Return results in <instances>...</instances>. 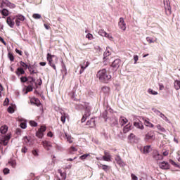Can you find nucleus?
<instances>
[{"instance_id": "obj_47", "label": "nucleus", "mask_w": 180, "mask_h": 180, "mask_svg": "<svg viewBox=\"0 0 180 180\" xmlns=\"http://www.w3.org/2000/svg\"><path fill=\"white\" fill-rule=\"evenodd\" d=\"M23 140L26 144H29V143H30V137L25 136Z\"/></svg>"}, {"instance_id": "obj_11", "label": "nucleus", "mask_w": 180, "mask_h": 180, "mask_svg": "<svg viewBox=\"0 0 180 180\" xmlns=\"http://www.w3.org/2000/svg\"><path fill=\"white\" fill-rule=\"evenodd\" d=\"M159 167L161 169H169V163L165 161L160 162H159Z\"/></svg>"}, {"instance_id": "obj_55", "label": "nucleus", "mask_w": 180, "mask_h": 180, "mask_svg": "<svg viewBox=\"0 0 180 180\" xmlns=\"http://www.w3.org/2000/svg\"><path fill=\"white\" fill-rule=\"evenodd\" d=\"M153 112L155 113V115H158V116H160L161 115V112L157 109H153Z\"/></svg>"}, {"instance_id": "obj_57", "label": "nucleus", "mask_w": 180, "mask_h": 180, "mask_svg": "<svg viewBox=\"0 0 180 180\" xmlns=\"http://www.w3.org/2000/svg\"><path fill=\"white\" fill-rule=\"evenodd\" d=\"M46 127H44V126H41V129H39L38 130L39 131H41V133L43 134V133H44V131H46Z\"/></svg>"}, {"instance_id": "obj_34", "label": "nucleus", "mask_w": 180, "mask_h": 180, "mask_svg": "<svg viewBox=\"0 0 180 180\" xmlns=\"http://www.w3.org/2000/svg\"><path fill=\"white\" fill-rule=\"evenodd\" d=\"M0 13H1L3 16H8V15H9V11L7 9L4 8L0 11Z\"/></svg>"}, {"instance_id": "obj_19", "label": "nucleus", "mask_w": 180, "mask_h": 180, "mask_svg": "<svg viewBox=\"0 0 180 180\" xmlns=\"http://www.w3.org/2000/svg\"><path fill=\"white\" fill-rule=\"evenodd\" d=\"M127 122H129L127 118H126L125 117H120V123L121 126H124V124H126V123H127Z\"/></svg>"}, {"instance_id": "obj_27", "label": "nucleus", "mask_w": 180, "mask_h": 180, "mask_svg": "<svg viewBox=\"0 0 180 180\" xmlns=\"http://www.w3.org/2000/svg\"><path fill=\"white\" fill-rule=\"evenodd\" d=\"M151 151V146H146L143 148V154H148Z\"/></svg>"}, {"instance_id": "obj_18", "label": "nucleus", "mask_w": 180, "mask_h": 180, "mask_svg": "<svg viewBox=\"0 0 180 180\" xmlns=\"http://www.w3.org/2000/svg\"><path fill=\"white\" fill-rule=\"evenodd\" d=\"M42 144L46 150H50L51 148V143L47 141H44Z\"/></svg>"}, {"instance_id": "obj_25", "label": "nucleus", "mask_w": 180, "mask_h": 180, "mask_svg": "<svg viewBox=\"0 0 180 180\" xmlns=\"http://www.w3.org/2000/svg\"><path fill=\"white\" fill-rule=\"evenodd\" d=\"M0 131H1V134H6V133L8 131V126L4 125V126L1 127Z\"/></svg>"}, {"instance_id": "obj_51", "label": "nucleus", "mask_w": 180, "mask_h": 180, "mask_svg": "<svg viewBox=\"0 0 180 180\" xmlns=\"http://www.w3.org/2000/svg\"><path fill=\"white\" fill-rule=\"evenodd\" d=\"M30 126H32L33 127H36L37 126V122L34 121H30Z\"/></svg>"}, {"instance_id": "obj_40", "label": "nucleus", "mask_w": 180, "mask_h": 180, "mask_svg": "<svg viewBox=\"0 0 180 180\" xmlns=\"http://www.w3.org/2000/svg\"><path fill=\"white\" fill-rule=\"evenodd\" d=\"M169 162L172 164V165H174V167H176V168H180V165L176 164V162H174V160H169Z\"/></svg>"}, {"instance_id": "obj_56", "label": "nucleus", "mask_w": 180, "mask_h": 180, "mask_svg": "<svg viewBox=\"0 0 180 180\" xmlns=\"http://www.w3.org/2000/svg\"><path fill=\"white\" fill-rule=\"evenodd\" d=\"M131 180H139V177H137V176H136L134 174H131Z\"/></svg>"}, {"instance_id": "obj_58", "label": "nucleus", "mask_w": 180, "mask_h": 180, "mask_svg": "<svg viewBox=\"0 0 180 180\" xmlns=\"http://www.w3.org/2000/svg\"><path fill=\"white\" fill-rule=\"evenodd\" d=\"M86 157H89V154H84L82 156L79 157L80 160H85V158H86Z\"/></svg>"}, {"instance_id": "obj_21", "label": "nucleus", "mask_w": 180, "mask_h": 180, "mask_svg": "<svg viewBox=\"0 0 180 180\" xmlns=\"http://www.w3.org/2000/svg\"><path fill=\"white\" fill-rule=\"evenodd\" d=\"M115 161L120 167H124V162L122 161V159L119 156L115 157Z\"/></svg>"}, {"instance_id": "obj_41", "label": "nucleus", "mask_w": 180, "mask_h": 180, "mask_svg": "<svg viewBox=\"0 0 180 180\" xmlns=\"http://www.w3.org/2000/svg\"><path fill=\"white\" fill-rule=\"evenodd\" d=\"M157 129H159L160 131H162V133H165V129L162 127H161L160 124H158L156 126Z\"/></svg>"}, {"instance_id": "obj_4", "label": "nucleus", "mask_w": 180, "mask_h": 180, "mask_svg": "<svg viewBox=\"0 0 180 180\" xmlns=\"http://www.w3.org/2000/svg\"><path fill=\"white\" fill-rule=\"evenodd\" d=\"M9 140H11V135H0V144L2 146H8Z\"/></svg>"}, {"instance_id": "obj_26", "label": "nucleus", "mask_w": 180, "mask_h": 180, "mask_svg": "<svg viewBox=\"0 0 180 180\" xmlns=\"http://www.w3.org/2000/svg\"><path fill=\"white\" fill-rule=\"evenodd\" d=\"M174 86L176 91H179L180 89V81L179 80H175L174 83Z\"/></svg>"}, {"instance_id": "obj_50", "label": "nucleus", "mask_w": 180, "mask_h": 180, "mask_svg": "<svg viewBox=\"0 0 180 180\" xmlns=\"http://www.w3.org/2000/svg\"><path fill=\"white\" fill-rule=\"evenodd\" d=\"M11 170H9L8 168H4L3 170V172L4 174V175H8V174H9Z\"/></svg>"}, {"instance_id": "obj_14", "label": "nucleus", "mask_w": 180, "mask_h": 180, "mask_svg": "<svg viewBox=\"0 0 180 180\" xmlns=\"http://www.w3.org/2000/svg\"><path fill=\"white\" fill-rule=\"evenodd\" d=\"M112 67L115 70H117V68L120 67V60L116 59L115 60H114L112 63Z\"/></svg>"}, {"instance_id": "obj_6", "label": "nucleus", "mask_w": 180, "mask_h": 180, "mask_svg": "<svg viewBox=\"0 0 180 180\" xmlns=\"http://www.w3.org/2000/svg\"><path fill=\"white\" fill-rule=\"evenodd\" d=\"M118 26L120 29L122 30V32H126V29H127V26L126 25V22H124V19L123 18H120Z\"/></svg>"}, {"instance_id": "obj_42", "label": "nucleus", "mask_w": 180, "mask_h": 180, "mask_svg": "<svg viewBox=\"0 0 180 180\" xmlns=\"http://www.w3.org/2000/svg\"><path fill=\"white\" fill-rule=\"evenodd\" d=\"M32 18H34V19H41V15L39 13H34L32 15Z\"/></svg>"}, {"instance_id": "obj_3", "label": "nucleus", "mask_w": 180, "mask_h": 180, "mask_svg": "<svg viewBox=\"0 0 180 180\" xmlns=\"http://www.w3.org/2000/svg\"><path fill=\"white\" fill-rule=\"evenodd\" d=\"M82 106L84 108V109H85L84 115L82 118V122L84 123V122L86 120V117H89V116H91V107L88 103H83Z\"/></svg>"}, {"instance_id": "obj_10", "label": "nucleus", "mask_w": 180, "mask_h": 180, "mask_svg": "<svg viewBox=\"0 0 180 180\" xmlns=\"http://www.w3.org/2000/svg\"><path fill=\"white\" fill-rule=\"evenodd\" d=\"M89 67V62L88 61H84L83 63L80 64V71H79V74H82V72H84V71H85V69Z\"/></svg>"}, {"instance_id": "obj_64", "label": "nucleus", "mask_w": 180, "mask_h": 180, "mask_svg": "<svg viewBox=\"0 0 180 180\" xmlns=\"http://www.w3.org/2000/svg\"><path fill=\"white\" fill-rule=\"evenodd\" d=\"M15 52H16L18 54H19L20 56H22V51H20V50L16 49H15Z\"/></svg>"}, {"instance_id": "obj_53", "label": "nucleus", "mask_w": 180, "mask_h": 180, "mask_svg": "<svg viewBox=\"0 0 180 180\" xmlns=\"http://www.w3.org/2000/svg\"><path fill=\"white\" fill-rule=\"evenodd\" d=\"M20 126L21 129H26V127H27L26 122H21Z\"/></svg>"}, {"instance_id": "obj_28", "label": "nucleus", "mask_w": 180, "mask_h": 180, "mask_svg": "<svg viewBox=\"0 0 180 180\" xmlns=\"http://www.w3.org/2000/svg\"><path fill=\"white\" fill-rule=\"evenodd\" d=\"M65 137H66V140L68 143H70V144L72 143H74V138L71 137V135H68V134H65Z\"/></svg>"}, {"instance_id": "obj_32", "label": "nucleus", "mask_w": 180, "mask_h": 180, "mask_svg": "<svg viewBox=\"0 0 180 180\" xmlns=\"http://www.w3.org/2000/svg\"><path fill=\"white\" fill-rule=\"evenodd\" d=\"M17 75H22L25 74V70L22 68H18L16 71Z\"/></svg>"}, {"instance_id": "obj_62", "label": "nucleus", "mask_w": 180, "mask_h": 180, "mask_svg": "<svg viewBox=\"0 0 180 180\" xmlns=\"http://www.w3.org/2000/svg\"><path fill=\"white\" fill-rule=\"evenodd\" d=\"M28 81L30 82H34V78L30 77H28Z\"/></svg>"}, {"instance_id": "obj_44", "label": "nucleus", "mask_w": 180, "mask_h": 180, "mask_svg": "<svg viewBox=\"0 0 180 180\" xmlns=\"http://www.w3.org/2000/svg\"><path fill=\"white\" fill-rule=\"evenodd\" d=\"M36 136H37V137H38L39 139H42L44 134H42L41 131H40L38 130V131L36 133Z\"/></svg>"}, {"instance_id": "obj_33", "label": "nucleus", "mask_w": 180, "mask_h": 180, "mask_svg": "<svg viewBox=\"0 0 180 180\" xmlns=\"http://www.w3.org/2000/svg\"><path fill=\"white\" fill-rule=\"evenodd\" d=\"M146 41H148V43H155L157 41V38L154 39V38L148 37H146Z\"/></svg>"}, {"instance_id": "obj_20", "label": "nucleus", "mask_w": 180, "mask_h": 180, "mask_svg": "<svg viewBox=\"0 0 180 180\" xmlns=\"http://www.w3.org/2000/svg\"><path fill=\"white\" fill-rule=\"evenodd\" d=\"M61 117H60V120L63 123H65V120L68 119V114L65 113V112H61Z\"/></svg>"}, {"instance_id": "obj_37", "label": "nucleus", "mask_w": 180, "mask_h": 180, "mask_svg": "<svg viewBox=\"0 0 180 180\" xmlns=\"http://www.w3.org/2000/svg\"><path fill=\"white\" fill-rule=\"evenodd\" d=\"M148 94H149V95H158V92L154 91L152 89H148Z\"/></svg>"}, {"instance_id": "obj_46", "label": "nucleus", "mask_w": 180, "mask_h": 180, "mask_svg": "<svg viewBox=\"0 0 180 180\" xmlns=\"http://www.w3.org/2000/svg\"><path fill=\"white\" fill-rule=\"evenodd\" d=\"M86 39H88L89 40H94V35H92V34L89 33L86 35Z\"/></svg>"}, {"instance_id": "obj_7", "label": "nucleus", "mask_w": 180, "mask_h": 180, "mask_svg": "<svg viewBox=\"0 0 180 180\" xmlns=\"http://www.w3.org/2000/svg\"><path fill=\"white\" fill-rule=\"evenodd\" d=\"M4 6H8V8H11V9H14V8L16 7L14 4L11 3L9 1L2 0L1 8H4Z\"/></svg>"}, {"instance_id": "obj_31", "label": "nucleus", "mask_w": 180, "mask_h": 180, "mask_svg": "<svg viewBox=\"0 0 180 180\" xmlns=\"http://www.w3.org/2000/svg\"><path fill=\"white\" fill-rule=\"evenodd\" d=\"M110 55V51H109V49H107L103 53V56H104L103 60L106 61V57H109Z\"/></svg>"}, {"instance_id": "obj_63", "label": "nucleus", "mask_w": 180, "mask_h": 180, "mask_svg": "<svg viewBox=\"0 0 180 180\" xmlns=\"http://www.w3.org/2000/svg\"><path fill=\"white\" fill-rule=\"evenodd\" d=\"M21 151L22 153H24L25 154V153H27V149L26 148V147H24L22 148Z\"/></svg>"}, {"instance_id": "obj_5", "label": "nucleus", "mask_w": 180, "mask_h": 180, "mask_svg": "<svg viewBox=\"0 0 180 180\" xmlns=\"http://www.w3.org/2000/svg\"><path fill=\"white\" fill-rule=\"evenodd\" d=\"M163 4L166 11V14L171 15V13H172V11L171 10V3L169 2V0H164Z\"/></svg>"}, {"instance_id": "obj_16", "label": "nucleus", "mask_w": 180, "mask_h": 180, "mask_svg": "<svg viewBox=\"0 0 180 180\" xmlns=\"http://www.w3.org/2000/svg\"><path fill=\"white\" fill-rule=\"evenodd\" d=\"M153 158H155V160H156L157 161L160 160H162V155H160V153H158V151L155 150L153 153Z\"/></svg>"}, {"instance_id": "obj_52", "label": "nucleus", "mask_w": 180, "mask_h": 180, "mask_svg": "<svg viewBox=\"0 0 180 180\" xmlns=\"http://www.w3.org/2000/svg\"><path fill=\"white\" fill-rule=\"evenodd\" d=\"M9 103V98H6L3 103L4 106H8Z\"/></svg>"}, {"instance_id": "obj_9", "label": "nucleus", "mask_w": 180, "mask_h": 180, "mask_svg": "<svg viewBox=\"0 0 180 180\" xmlns=\"http://www.w3.org/2000/svg\"><path fill=\"white\" fill-rule=\"evenodd\" d=\"M24 20H25V16L22 15H16L15 25L17 26H20L21 22H24Z\"/></svg>"}, {"instance_id": "obj_1", "label": "nucleus", "mask_w": 180, "mask_h": 180, "mask_svg": "<svg viewBox=\"0 0 180 180\" xmlns=\"http://www.w3.org/2000/svg\"><path fill=\"white\" fill-rule=\"evenodd\" d=\"M96 77L101 82H108V81L112 79V76L108 74L106 69L99 70L97 72Z\"/></svg>"}, {"instance_id": "obj_60", "label": "nucleus", "mask_w": 180, "mask_h": 180, "mask_svg": "<svg viewBox=\"0 0 180 180\" xmlns=\"http://www.w3.org/2000/svg\"><path fill=\"white\" fill-rule=\"evenodd\" d=\"M20 81H21V82H26V81H27V77H20Z\"/></svg>"}, {"instance_id": "obj_15", "label": "nucleus", "mask_w": 180, "mask_h": 180, "mask_svg": "<svg viewBox=\"0 0 180 180\" xmlns=\"http://www.w3.org/2000/svg\"><path fill=\"white\" fill-rule=\"evenodd\" d=\"M153 139H154V132H148L145 136L146 141H148V140H153Z\"/></svg>"}, {"instance_id": "obj_17", "label": "nucleus", "mask_w": 180, "mask_h": 180, "mask_svg": "<svg viewBox=\"0 0 180 180\" xmlns=\"http://www.w3.org/2000/svg\"><path fill=\"white\" fill-rule=\"evenodd\" d=\"M86 125L89 126V127H95V126H96V122H95V119L91 118L90 120H89L86 122Z\"/></svg>"}, {"instance_id": "obj_59", "label": "nucleus", "mask_w": 180, "mask_h": 180, "mask_svg": "<svg viewBox=\"0 0 180 180\" xmlns=\"http://www.w3.org/2000/svg\"><path fill=\"white\" fill-rule=\"evenodd\" d=\"M134 64H137V61H139V56L135 55L134 56Z\"/></svg>"}, {"instance_id": "obj_12", "label": "nucleus", "mask_w": 180, "mask_h": 180, "mask_svg": "<svg viewBox=\"0 0 180 180\" xmlns=\"http://www.w3.org/2000/svg\"><path fill=\"white\" fill-rule=\"evenodd\" d=\"M6 23L11 27V29H13V26H15V20L12 18L7 17Z\"/></svg>"}, {"instance_id": "obj_36", "label": "nucleus", "mask_w": 180, "mask_h": 180, "mask_svg": "<svg viewBox=\"0 0 180 180\" xmlns=\"http://www.w3.org/2000/svg\"><path fill=\"white\" fill-rule=\"evenodd\" d=\"M109 91H110L109 87L104 86L101 89V92H103V94H109Z\"/></svg>"}, {"instance_id": "obj_23", "label": "nucleus", "mask_w": 180, "mask_h": 180, "mask_svg": "<svg viewBox=\"0 0 180 180\" xmlns=\"http://www.w3.org/2000/svg\"><path fill=\"white\" fill-rule=\"evenodd\" d=\"M31 103H33L34 105H37L39 106L40 105V101L37 99V98H32L30 100Z\"/></svg>"}, {"instance_id": "obj_8", "label": "nucleus", "mask_w": 180, "mask_h": 180, "mask_svg": "<svg viewBox=\"0 0 180 180\" xmlns=\"http://www.w3.org/2000/svg\"><path fill=\"white\" fill-rule=\"evenodd\" d=\"M97 160H103V161H112V156L108 152H105V155L102 158H96Z\"/></svg>"}, {"instance_id": "obj_49", "label": "nucleus", "mask_w": 180, "mask_h": 180, "mask_svg": "<svg viewBox=\"0 0 180 180\" xmlns=\"http://www.w3.org/2000/svg\"><path fill=\"white\" fill-rule=\"evenodd\" d=\"M32 153L34 157H39V150H33Z\"/></svg>"}, {"instance_id": "obj_35", "label": "nucleus", "mask_w": 180, "mask_h": 180, "mask_svg": "<svg viewBox=\"0 0 180 180\" xmlns=\"http://www.w3.org/2000/svg\"><path fill=\"white\" fill-rule=\"evenodd\" d=\"M98 34L100 36H102V37H106V35L108 34V33L104 30H100L98 31Z\"/></svg>"}, {"instance_id": "obj_30", "label": "nucleus", "mask_w": 180, "mask_h": 180, "mask_svg": "<svg viewBox=\"0 0 180 180\" xmlns=\"http://www.w3.org/2000/svg\"><path fill=\"white\" fill-rule=\"evenodd\" d=\"M94 50L96 53V54H101V53H102V48H101V46L96 45L94 46Z\"/></svg>"}, {"instance_id": "obj_24", "label": "nucleus", "mask_w": 180, "mask_h": 180, "mask_svg": "<svg viewBox=\"0 0 180 180\" xmlns=\"http://www.w3.org/2000/svg\"><path fill=\"white\" fill-rule=\"evenodd\" d=\"M134 126H135L136 129H141V130H143V129H144V126H143V123H141V122H135L134 124Z\"/></svg>"}, {"instance_id": "obj_38", "label": "nucleus", "mask_w": 180, "mask_h": 180, "mask_svg": "<svg viewBox=\"0 0 180 180\" xmlns=\"http://www.w3.org/2000/svg\"><path fill=\"white\" fill-rule=\"evenodd\" d=\"M105 37H106V39H108V40H110V41H115V38L110 34L107 33V35H105Z\"/></svg>"}, {"instance_id": "obj_2", "label": "nucleus", "mask_w": 180, "mask_h": 180, "mask_svg": "<svg viewBox=\"0 0 180 180\" xmlns=\"http://www.w3.org/2000/svg\"><path fill=\"white\" fill-rule=\"evenodd\" d=\"M46 60L49 63L50 67H52L55 71H57V68L56 67V64L58 63V58L55 55H51V53H47Z\"/></svg>"}, {"instance_id": "obj_22", "label": "nucleus", "mask_w": 180, "mask_h": 180, "mask_svg": "<svg viewBox=\"0 0 180 180\" xmlns=\"http://www.w3.org/2000/svg\"><path fill=\"white\" fill-rule=\"evenodd\" d=\"M131 129H133V127L131 126V124L129 123L124 127V131L127 133V131H130Z\"/></svg>"}, {"instance_id": "obj_13", "label": "nucleus", "mask_w": 180, "mask_h": 180, "mask_svg": "<svg viewBox=\"0 0 180 180\" xmlns=\"http://www.w3.org/2000/svg\"><path fill=\"white\" fill-rule=\"evenodd\" d=\"M20 64L21 67L26 68V70H27V68H28V70L31 74H36V72L34 70H32V68L30 66L26 65V63H25L23 62H20Z\"/></svg>"}, {"instance_id": "obj_43", "label": "nucleus", "mask_w": 180, "mask_h": 180, "mask_svg": "<svg viewBox=\"0 0 180 180\" xmlns=\"http://www.w3.org/2000/svg\"><path fill=\"white\" fill-rule=\"evenodd\" d=\"M15 107L14 106H10L8 108L7 110L8 113H13L15 112Z\"/></svg>"}, {"instance_id": "obj_54", "label": "nucleus", "mask_w": 180, "mask_h": 180, "mask_svg": "<svg viewBox=\"0 0 180 180\" xmlns=\"http://www.w3.org/2000/svg\"><path fill=\"white\" fill-rule=\"evenodd\" d=\"M70 151L71 153V154H72V153L75 152V151H77V148L74 147V146H72L70 149Z\"/></svg>"}, {"instance_id": "obj_61", "label": "nucleus", "mask_w": 180, "mask_h": 180, "mask_svg": "<svg viewBox=\"0 0 180 180\" xmlns=\"http://www.w3.org/2000/svg\"><path fill=\"white\" fill-rule=\"evenodd\" d=\"M8 58H10L11 61H13L14 58H13V55H12V53H8Z\"/></svg>"}, {"instance_id": "obj_45", "label": "nucleus", "mask_w": 180, "mask_h": 180, "mask_svg": "<svg viewBox=\"0 0 180 180\" xmlns=\"http://www.w3.org/2000/svg\"><path fill=\"white\" fill-rule=\"evenodd\" d=\"M160 117L163 119V120H165V122H168V117H167L164 114L160 112V115H159Z\"/></svg>"}, {"instance_id": "obj_29", "label": "nucleus", "mask_w": 180, "mask_h": 180, "mask_svg": "<svg viewBox=\"0 0 180 180\" xmlns=\"http://www.w3.org/2000/svg\"><path fill=\"white\" fill-rule=\"evenodd\" d=\"M8 165L12 167V168H15L16 167V160H10L8 162Z\"/></svg>"}, {"instance_id": "obj_48", "label": "nucleus", "mask_w": 180, "mask_h": 180, "mask_svg": "<svg viewBox=\"0 0 180 180\" xmlns=\"http://www.w3.org/2000/svg\"><path fill=\"white\" fill-rule=\"evenodd\" d=\"M33 91V87L32 86H28L26 89L25 94H27L28 92H32Z\"/></svg>"}, {"instance_id": "obj_39", "label": "nucleus", "mask_w": 180, "mask_h": 180, "mask_svg": "<svg viewBox=\"0 0 180 180\" xmlns=\"http://www.w3.org/2000/svg\"><path fill=\"white\" fill-rule=\"evenodd\" d=\"M100 168H102L103 171H108L110 168V167L106 165H100Z\"/></svg>"}]
</instances>
